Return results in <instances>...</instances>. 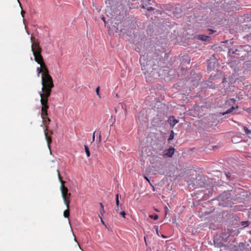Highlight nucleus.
Wrapping results in <instances>:
<instances>
[{"mask_svg": "<svg viewBox=\"0 0 251 251\" xmlns=\"http://www.w3.org/2000/svg\"><path fill=\"white\" fill-rule=\"evenodd\" d=\"M141 61H142V58L141 57V58H140V63H141V66H142L143 65H142V63H141Z\"/></svg>", "mask_w": 251, "mask_h": 251, "instance_id": "45", "label": "nucleus"}, {"mask_svg": "<svg viewBox=\"0 0 251 251\" xmlns=\"http://www.w3.org/2000/svg\"><path fill=\"white\" fill-rule=\"evenodd\" d=\"M163 55H164V57L165 58L166 57H168V56L167 55V53H165V52H164L163 51L162 52V53L160 55L161 57H159V59H160V58L161 57H163Z\"/></svg>", "mask_w": 251, "mask_h": 251, "instance_id": "35", "label": "nucleus"}, {"mask_svg": "<svg viewBox=\"0 0 251 251\" xmlns=\"http://www.w3.org/2000/svg\"><path fill=\"white\" fill-rule=\"evenodd\" d=\"M25 13V11H24V10H22V11H21V14H22L23 17H24V15Z\"/></svg>", "mask_w": 251, "mask_h": 251, "instance_id": "42", "label": "nucleus"}, {"mask_svg": "<svg viewBox=\"0 0 251 251\" xmlns=\"http://www.w3.org/2000/svg\"><path fill=\"white\" fill-rule=\"evenodd\" d=\"M174 132L173 130H171L170 134L169 137L168 139V142H170V141H172L174 139Z\"/></svg>", "mask_w": 251, "mask_h": 251, "instance_id": "23", "label": "nucleus"}, {"mask_svg": "<svg viewBox=\"0 0 251 251\" xmlns=\"http://www.w3.org/2000/svg\"><path fill=\"white\" fill-rule=\"evenodd\" d=\"M31 42V50L33 52H41L42 49L40 47L39 43L36 40L35 37L31 36L30 38Z\"/></svg>", "mask_w": 251, "mask_h": 251, "instance_id": "11", "label": "nucleus"}, {"mask_svg": "<svg viewBox=\"0 0 251 251\" xmlns=\"http://www.w3.org/2000/svg\"><path fill=\"white\" fill-rule=\"evenodd\" d=\"M33 55L34 57L35 61L38 64H41L42 63H44V60L43 56L41 55V52H34Z\"/></svg>", "mask_w": 251, "mask_h": 251, "instance_id": "12", "label": "nucleus"}, {"mask_svg": "<svg viewBox=\"0 0 251 251\" xmlns=\"http://www.w3.org/2000/svg\"><path fill=\"white\" fill-rule=\"evenodd\" d=\"M57 173L58 179L59 180V181L61 183L60 191L61 192V195H62V198L65 199L66 198H70L71 194V193L68 192V191H69L68 189L66 187H65L64 185L66 182L62 180V177L60 174V172L58 170H57Z\"/></svg>", "mask_w": 251, "mask_h": 251, "instance_id": "8", "label": "nucleus"}, {"mask_svg": "<svg viewBox=\"0 0 251 251\" xmlns=\"http://www.w3.org/2000/svg\"><path fill=\"white\" fill-rule=\"evenodd\" d=\"M100 88L99 86H98L97 87V88L96 89V91L97 96L100 98Z\"/></svg>", "mask_w": 251, "mask_h": 251, "instance_id": "28", "label": "nucleus"}, {"mask_svg": "<svg viewBox=\"0 0 251 251\" xmlns=\"http://www.w3.org/2000/svg\"><path fill=\"white\" fill-rule=\"evenodd\" d=\"M149 217L151 219H152L153 220H157V214H155V215H150L149 216Z\"/></svg>", "mask_w": 251, "mask_h": 251, "instance_id": "32", "label": "nucleus"}, {"mask_svg": "<svg viewBox=\"0 0 251 251\" xmlns=\"http://www.w3.org/2000/svg\"><path fill=\"white\" fill-rule=\"evenodd\" d=\"M175 150V148L172 147L164 150L163 156L165 157H172L174 154Z\"/></svg>", "mask_w": 251, "mask_h": 251, "instance_id": "14", "label": "nucleus"}, {"mask_svg": "<svg viewBox=\"0 0 251 251\" xmlns=\"http://www.w3.org/2000/svg\"><path fill=\"white\" fill-rule=\"evenodd\" d=\"M40 68L42 69V74L41 76H45L47 75H49V71L46 66V64L44 63H42V64H40Z\"/></svg>", "mask_w": 251, "mask_h": 251, "instance_id": "15", "label": "nucleus"}, {"mask_svg": "<svg viewBox=\"0 0 251 251\" xmlns=\"http://www.w3.org/2000/svg\"><path fill=\"white\" fill-rule=\"evenodd\" d=\"M244 19L246 21H251V14H247L244 15Z\"/></svg>", "mask_w": 251, "mask_h": 251, "instance_id": "24", "label": "nucleus"}, {"mask_svg": "<svg viewBox=\"0 0 251 251\" xmlns=\"http://www.w3.org/2000/svg\"><path fill=\"white\" fill-rule=\"evenodd\" d=\"M116 203L117 206L118 207L119 205V195L117 194L116 195Z\"/></svg>", "mask_w": 251, "mask_h": 251, "instance_id": "29", "label": "nucleus"}, {"mask_svg": "<svg viewBox=\"0 0 251 251\" xmlns=\"http://www.w3.org/2000/svg\"><path fill=\"white\" fill-rule=\"evenodd\" d=\"M154 228H155V229L156 231L157 232V227H156V226H154Z\"/></svg>", "mask_w": 251, "mask_h": 251, "instance_id": "50", "label": "nucleus"}, {"mask_svg": "<svg viewBox=\"0 0 251 251\" xmlns=\"http://www.w3.org/2000/svg\"><path fill=\"white\" fill-rule=\"evenodd\" d=\"M209 30L210 31V33H209L210 34H212L216 31L212 30V29H209Z\"/></svg>", "mask_w": 251, "mask_h": 251, "instance_id": "41", "label": "nucleus"}, {"mask_svg": "<svg viewBox=\"0 0 251 251\" xmlns=\"http://www.w3.org/2000/svg\"><path fill=\"white\" fill-rule=\"evenodd\" d=\"M225 80H226V78H224L223 79V82H225Z\"/></svg>", "mask_w": 251, "mask_h": 251, "instance_id": "49", "label": "nucleus"}, {"mask_svg": "<svg viewBox=\"0 0 251 251\" xmlns=\"http://www.w3.org/2000/svg\"><path fill=\"white\" fill-rule=\"evenodd\" d=\"M225 175L226 176L227 178L230 179L231 177V174L229 172H225Z\"/></svg>", "mask_w": 251, "mask_h": 251, "instance_id": "30", "label": "nucleus"}, {"mask_svg": "<svg viewBox=\"0 0 251 251\" xmlns=\"http://www.w3.org/2000/svg\"><path fill=\"white\" fill-rule=\"evenodd\" d=\"M229 101H230L232 103H235V102L236 101V100L234 99H230Z\"/></svg>", "mask_w": 251, "mask_h": 251, "instance_id": "40", "label": "nucleus"}, {"mask_svg": "<svg viewBox=\"0 0 251 251\" xmlns=\"http://www.w3.org/2000/svg\"><path fill=\"white\" fill-rule=\"evenodd\" d=\"M159 55L158 54V55H157L158 58L159 57Z\"/></svg>", "mask_w": 251, "mask_h": 251, "instance_id": "53", "label": "nucleus"}, {"mask_svg": "<svg viewBox=\"0 0 251 251\" xmlns=\"http://www.w3.org/2000/svg\"><path fill=\"white\" fill-rule=\"evenodd\" d=\"M238 108V106H232L230 108L227 110L226 112L221 113L220 114L222 115H225L226 114H228V113L232 112L234 110H235V109Z\"/></svg>", "mask_w": 251, "mask_h": 251, "instance_id": "19", "label": "nucleus"}, {"mask_svg": "<svg viewBox=\"0 0 251 251\" xmlns=\"http://www.w3.org/2000/svg\"><path fill=\"white\" fill-rule=\"evenodd\" d=\"M142 69L143 70H146L147 72L145 73V75H146V79L147 81H151L152 77L156 75V65L153 64L152 66L151 61L149 63H147L146 66H142Z\"/></svg>", "mask_w": 251, "mask_h": 251, "instance_id": "6", "label": "nucleus"}, {"mask_svg": "<svg viewBox=\"0 0 251 251\" xmlns=\"http://www.w3.org/2000/svg\"><path fill=\"white\" fill-rule=\"evenodd\" d=\"M36 72L37 74V76H39L41 73H42V69H41L40 67H38L36 68Z\"/></svg>", "mask_w": 251, "mask_h": 251, "instance_id": "27", "label": "nucleus"}, {"mask_svg": "<svg viewBox=\"0 0 251 251\" xmlns=\"http://www.w3.org/2000/svg\"><path fill=\"white\" fill-rule=\"evenodd\" d=\"M147 9L148 10V11H152V10H153L154 9V8H153V7H151V6H150V7H148L147 8Z\"/></svg>", "mask_w": 251, "mask_h": 251, "instance_id": "37", "label": "nucleus"}, {"mask_svg": "<svg viewBox=\"0 0 251 251\" xmlns=\"http://www.w3.org/2000/svg\"><path fill=\"white\" fill-rule=\"evenodd\" d=\"M42 90L39 92L41 97L40 100L48 101L50 97L52 89L54 87V84L52 77L50 75L41 76Z\"/></svg>", "mask_w": 251, "mask_h": 251, "instance_id": "1", "label": "nucleus"}, {"mask_svg": "<svg viewBox=\"0 0 251 251\" xmlns=\"http://www.w3.org/2000/svg\"><path fill=\"white\" fill-rule=\"evenodd\" d=\"M50 134H53V132H52V131H50Z\"/></svg>", "mask_w": 251, "mask_h": 251, "instance_id": "48", "label": "nucleus"}, {"mask_svg": "<svg viewBox=\"0 0 251 251\" xmlns=\"http://www.w3.org/2000/svg\"><path fill=\"white\" fill-rule=\"evenodd\" d=\"M248 192L243 189H240L236 197L234 198L235 202L239 203H245L247 200Z\"/></svg>", "mask_w": 251, "mask_h": 251, "instance_id": "9", "label": "nucleus"}, {"mask_svg": "<svg viewBox=\"0 0 251 251\" xmlns=\"http://www.w3.org/2000/svg\"><path fill=\"white\" fill-rule=\"evenodd\" d=\"M48 131H44V134H45V138H46V141H47V142L48 144V146L49 148H50V144L51 143L52 140H51V137L49 136L48 135Z\"/></svg>", "mask_w": 251, "mask_h": 251, "instance_id": "18", "label": "nucleus"}, {"mask_svg": "<svg viewBox=\"0 0 251 251\" xmlns=\"http://www.w3.org/2000/svg\"><path fill=\"white\" fill-rule=\"evenodd\" d=\"M161 236H162L163 238H167V237H166V236H164V235H162V234H161Z\"/></svg>", "mask_w": 251, "mask_h": 251, "instance_id": "46", "label": "nucleus"}, {"mask_svg": "<svg viewBox=\"0 0 251 251\" xmlns=\"http://www.w3.org/2000/svg\"><path fill=\"white\" fill-rule=\"evenodd\" d=\"M159 8L161 10L158 9V13L161 15L162 13H166L170 16H174L176 18H179L181 17L182 11L180 7H174L171 4H159Z\"/></svg>", "mask_w": 251, "mask_h": 251, "instance_id": "3", "label": "nucleus"}, {"mask_svg": "<svg viewBox=\"0 0 251 251\" xmlns=\"http://www.w3.org/2000/svg\"><path fill=\"white\" fill-rule=\"evenodd\" d=\"M241 225L244 227L248 226L249 225V222L248 221L242 222Z\"/></svg>", "mask_w": 251, "mask_h": 251, "instance_id": "26", "label": "nucleus"}, {"mask_svg": "<svg viewBox=\"0 0 251 251\" xmlns=\"http://www.w3.org/2000/svg\"><path fill=\"white\" fill-rule=\"evenodd\" d=\"M98 134L99 135V142H100L101 140V135L100 131L97 132V135H98Z\"/></svg>", "mask_w": 251, "mask_h": 251, "instance_id": "31", "label": "nucleus"}, {"mask_svg": "<svg viewBox=\"0 0 251 251\" xmlns=\"http://www.w3.org/2000/svg\"><path fill=\"white\" fill-rule=\"evenodd\" d=\"M245 133L247 134H249L251 133V131L246 126L244 127Z\"/></svg>", "mask_w": 251, "mask_h": 251, "instance_id": "33", "label": "nucleus"}, {"mask_svg": "<svg viewBox=\"0 0 251 251\" xmlns=\"http://www.w3.org/2000/svg\"><path fill=\"white\" fill-rule=\"evenodd\" d=\"M178 120L176 119L175 117L171 116L169 117L168 122L170 124L171 127H173L176 124L178 123Z\"/></svg>", "mask_w": 251, "mask_h": 251, "instance_id": "16", "label": "nucleus"}, {"mask_svg": "<svg viewBox=\"0 0 251 251\" xmlns=\"http://www.w3.org/2000/svg\"><path fill=\"white\" fill-rule=\"evenodd\" d=\"M100 216V220H101V223H102V224H104V222H103V220H102V219L101 217L100 216Z\"/></svg>", "mask_w": 251, "mask_h": 251, "instance_id": "44", "label": "nucleus"}, {"mask_svg": "<svg viewBox=\"0 0 251 251\" xmlns=\"http://www.w3.org/2000/svg\"><path fill=\"white\" fill-rule=\"evenodd\" d=\"M237 251H251V246L249 244L240 243Z\"/></svg>", "mask_w": 251, "mask_h": 251, "instance_id": "13", "label": "nucleus"}, {"mask_svg": "<svg viewBox=\"0 0 251 251\" xmlns=\"http://www.w3.org/2000/svg\"><path fill=\"white\" fill-rule=\"evenodd\" d=\"M84 149H85V152H86L87 156L88 157H89L90 155V151H89V148H88V146L85 145L84 146Z\"/></svg>", "mask_w": 251, "mask_h": 251, "instance_id": "25", "label": "nucleus"}, {"mask_svg": "<svg viewBox=\"0 0 251 251\" xmlns=\"http://www.w3.org/2000/svg\"><path fill=\"white\" fill-rule=\"evenodd\" d=\"M100 208H104V206H103V205L102 204V203H100Z\"/></svg>", "mask_w": 251, "mask_h": 251, "instance_id": "43", "label": "nucleus"}, {"mask_svg": "<svg viewBox=\"0 0 251 251\" xmlns=\"http://www.w3.org/2000/svg\"><path fill=\"white\" fill-rule=\"evenodd\" d=\"M219 205L224 207L231 206L235 203L234 198L228 191H224L218 197Z\"/></svg>", "mask_w": 251, "mask_h": 251, "instance_id": "5", "label": "nucleus"}, {"mask_svg": "<svg viewBox=\"0 0 251 251\" xmlns=\"http://www.w3.org/2000/svg\"><path fill=\"white\" fill-rule=\"evenodd\" d=\"M63 216L65 218H68L70 216L69 209H66L63 212Z\"/></svg>", "mask_w": 251, "mask_h": 251, "instance_id": "21", "label": "nucleus"}, {"mask_svg": "<svg viewBox=\"0 0 251 251\" xmlns=\"http://www.w3.org/2000/svg\"><path fill=\"white\" fill-rule=\"evenodd\" d=\"M228 54L231 55L234 54L241 60H244L251 56V46L249 45L239 46L236 49H230Z\"/></svg>", "mask_w": 251, "mask_h": 251, "instance_id": "2", "label": "nucleus"}, {"mask_svg": "<svg viewBox=\"0 0 251 251\" xmlns=\"http://www.w3.org/2000/svg\"><path fill=\"white\" fill-rule=\"evenodd\" d=\"M250 32L249 34L245 36L244 38H246L249 42L251 41V27L250 28Z\"/></svg>", "mask_w": 251, "mask_h": 251, "instance_id": "22", "label": "nucleus"}, {"mask_svg": "<svg viewBox=\"0 0 251 251\" xmlns=\"http://www.w3.org/2000/svg\"><path fill=\"white\" fill-rule=\"evenodd\" d=\"M70 198H66L65 199V198L63 199L64 203L66 205V208L67 209H69V208H70Z\"/></svg>", "mask_w": 251, "mask_h": 251, "instance_id": "20", "label": "nucleus"}, {"mask_svg": "<svg viewBox=\"0 0 251 251\" xmlns=\"http://www.w3.org/2000/svg\"><path fill=\"white\" fill-rule=\"evenodd\" d=\"M100 215L102 216L104 213V208H100Z\"/></svg>", "mask_w": 251, "mask_h": 251, "instance_id": "34", "label": "nucleus"}, {"mask_svg": "<svg viewBox=\"0 0 251 251\" xmlns=\"http://www.w3.org/2000/svg\"><path fill=\"white\" fill-rule=\"evenodd\" d=\"M249 212H250V213H251V208H250V209H249Z\"/></svg>", "mask_w": 251, "mask_h": 251, "instance_id": "51", "label": "nucleus"}, {"mask_svg": "<svg viewBox=\"0 0 251 251\" xmlns=\"http://www.w3.org/2000/svg\"><path fill=\"white\" fill-rule=\"evenodd\" d=\"M146 239H147V236H145L144 237V239H145V242H146ZM147 244V243H146Z\"/></svg>", "mask_w": 251, "mask_h": 251, "instance_id": "47", "label": "nucleus"}, {"mask_svg": "<svg viewBox=\"0 0 251 251\" xmlns=\"http://www.w3.org/2000/svg\"><path fill=\"white\" fill-rule=\"evenodd\" d=\"M120 215L123 217L124 218H125V216H126V213L125 212V211H122L120 212Z\"/></svg>", "mask_w": 251, "mask_h": 251, "instance_id": "36", "label": "nucleus"}, {"mask_svg": "<svg viewBox=\"0 0 251 251\" xmlns=\"http://www.w3.org/2000/svg\"><path fill=\"white\" fill-rule=\"evenodd\" d=\"M41 104V116L42 119L43 124L45 126L44 131H48V125L50 122V119L48 117V110L49 108L48 101L46 100H40Z\"/></svg>", "mask_w": 251, "mask_h": 251, "instance_id": "4", "label": "nucleus"}, {"mask_svg": "<svg viewBox=\"0 0 251 251\" xmlns=\"http://www.w3.org/2000/svg\"><path fill=\"white\" fill-rule=\"evenodd\" d=\"M144 178H145V179H146V180H147V181L150 183V184L151 186L152 185V184L150 182V180H149V178H148V177L147 176H144Z\"/></svg>", "mask_w": 251, "mask_h": 251, "instance_id": "39", "label": "nucleus"}, {"mask_svg": "<svg viewBox=\"0 0 251 251\" xmlns=\"http://www.w3.org/2000/svg\"><path fill=\"white\" fill-rule=\"evenodd\" d=\"M157 235H158V236H160V235H159V233H158H158H157Z\"/></svg>", "mask_w": 251, "mask_h": 251, "instance_id": "52", "label": "nucleus"}, {"mask_svg": "<svg viewBox=\"0 0 251 251\" xmlns=\"http://www.w3.org/2000/svg\"><path fill=\"white\" fill-rule=\"evenodd\" d=\"M97 134V132L96 131H95L94 133H93V139H92V140L93 141H94L95 140V134Z\"/></svg>", "mask_w": 251, "mask_h": 251, "instance_id": "38", "label": "nucleus"}, {"mask_svg": "<svg viewBox=\"0 0 251 251\" xmlns=\"http://www.w3.org/2000/svg\"><path fill=\"white\" fill-rule=\"evenodd\" d=\"M196 38L197 39L203 41H207L209 38V36L204 35H198L196 36Z\"/></svg>", "mask_w": 251, "mask_h": 251, "instance_id": "17", "label": "nucleus"}, {"mask_svg": "<svg viewBox=\"0 0 251 251\" xmlns=\"http://www.w3.org/2000/svg\"><path fill=\"white\" fill-rule=\"evenodd\" d=\"M206 179V177L204 176H199L194 181V185L196 188L206 187L208 185Z\"/></svg>", "mask_w": 251, "mask_h": 251, "instance_id": "10", "label": "nucleus"}, {"mask_svg": "<svg viewBox=\"0 0 251 251\" xmlns=\"http://www.w3.org/2000/svg\"><path fill=\"white\" fill-rule=\"evenodd\" d=\"M228 236L225 233L214 236V244L215 247H222L226 246L229 242Z\"/></svg>", "mask_w": 251, "mask_h": 251, "instance_id": "7", "label": "nucleus"}]
</instances>
